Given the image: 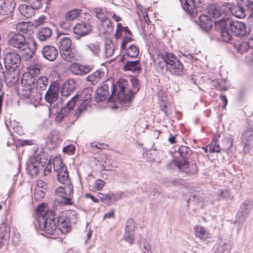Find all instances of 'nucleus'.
Instances as JSON below:
<instances>
[{"mask_svg": "<svg viewBox=\"0 0 253 253\" xmlns=\"http://www.w3.org/2000/svg\"><path fill=\"white\" fill-rule=\"evenodd\" d=\"M139 80L135 77L130 80L120 79L115 84H111L112 96L117 95V98L123 103H129L140 89Z\"/></svg>", "mask_w": 253, "mask_h": 253, "instance_id": "obj_1", "label": "nucleus"}, {"mask_svg": "<svg viewBox=\"0 0 253 253\" xmlns=\"http://www.w3.org/2000/svg\"><path fill=\"white\" fill-rule=\"evenodd\" d=\"M8 44L13 48L23 51L28 57L32 58L37 49V43L34 40L28 42L25 36L19 32H10L7 35Z\"/></svg>", "mask_w": 253, "mask_h": 253, "instance_id": "obj_2", "label": "nucleus"}, {"mask_svg": "<svg viewBox=\"0 0 253 253\" xmlns=\"http://www.w3.org/2000/svg\"><path fill=\"white\" fill-rule=\"evenodd\" d=\"M37 211V214L40 216L38 219L40 228L47 235L54 234L57 229L55 211H48L46 205L43 204L38 207Z\"/></svg>", "mask_w": 253, "mask_h": 253, "instance_id": "obj_3", "label": "nucleus"}, {"mask_svg": "<svg viewBox=\"0 0 253 253\" xmlns=\"http://www.w3.org/2000/svg\"><path fill=\"white\" fill-rule=\"evenodd\" d=\"M76 98V96L73 97L63 107H62L61 102L57 100L53 103H49L50 105L48 109L50 117L55 116V120L58 123L69 117L71 115V112L74 108Z\"/></svg>", "mask_w": 253, "mask_h": 253, "instance_id": "obj_4", "label": "nucleus"}, {"mask_svg": "<svg viewBox=\"0 0 253 253\" xmlns=\"http://www.w3.org/2000/svg\"><path fill=\"white\" fill-rule=\"evenodd\" d=\"M159 57L164 61L167 70L171 74L175 76H180L182 74L183 66L174 54L163 51L159 53Z\"/></svg>", "mask_w": 253, "mask_h": 253, "instance_id": "obj_5", "label": "nucleus"}, {"mask_svg": "<svg viewBox=\"0 0 253 253\" xmlns=\"http://www.w3.org/2000/svg\"><path fill=\"white\" fill-rule=\"evenodd\" d=\"M3 60L5 70L9 72H14L20 65L21 58L17 52L11 51L3 53Z\"/></svg>", "mask_w": 253, "mask_h": 253, "instance_id": "obj_6", "label": "nucleus"}, {"mask_svg": "<svg viewBox=\"0 0 253 253\" xmlns=\"http://www.w3.org/2000/svg\"><path fill=\"white\" fill-rule=\"evenodd\" d=\"M36 79L32 78L29 75L23 74L21 79L20 95L25 98H30L35 91Z\"/></svg>", "mask_w": 253, "mask_h": 253, "instance_id": "obj_7", "label": "nucleus"}, {"mask_svg": "<svg viewBox=\"0 0 253 253\" xmlns=\"http://www.w3.org/2000/svg\"><path fill=\"white\" fill-rule=\"evenodd\" d=\"M68 213V216H67V214L65 216L63 214H62L57 218V227L64 234L66 233L70 230L71 228L70 223L75 224L77 220L76 213L75 211H70Z\"/></svg>", "mask_w": 253, "mask_h": 253, "instance_id": "obj_8", "label": "nucleus"}, {"mask_svg": "<svg viewBox=\"0 0 253 253\" xmlns=\"http://www.w3.org/2000/svg\"><path fill=\"white\" fill-rule=\"evenodd\" d=\"M253 207V200L249 199L245 201L240 206V211L238 212L235 223L242 224L249 216Z\"/></svg>", "mask_w": 253, "mask_h": 253, "instance_id": "obj_9", "label": "nucleus"}, {"mask_svg": "<svg viewBox=\"0 0 253 253\" xmlns=\"http://www.w3.org/2000/svg\"><path fill=\"white\" fill-rule=\"evenodd\" d=\"M227 18L219 19L214 22L215 27L221 34V39L224 42H230L232 40L230 26H226Z\"/></svg>", "mask_w": 253, "mask_h": 253, "instance_id": "obj_10", "label": "nucleus"}, {"mask_svg": "<svg viewBox=\"0 0 253 253\" xmlns=\"http://www.w3.org/2000/svg\"><path fill=\"white\" fill-rule=\"evenodd\" d=\"M226 26H230L231 32L236 36L242 37L246 34H250L251 31L249 28L247 29L245 24L242 22L233 21L227 18Z\"/></svg>", "mask_w": 253, "mask_h": 253, "instance_id": "obj_11", "label": "nucleus"}, {"mask_svg": "<svg viewBox=\"0 0 253 253\" xmlns=\"http://www.w3.org/2000/svg\"><path fill=\"white\" fill-rule=\"evenodd\" d=\"M203 2V0H186L183 8L192 17H195L197 8L202 6Z\"/></svg>", "mask_w": 253, "mask_h": 253, "instance_id": "obj_12", "label": "nucleus"}, {"mask_svg": "<svg viewBox=\"0 0 253 253\" xmlns=\"http://www.w3.org/2000/svg\"><path fill=\"white\" fill-rule=\"evenodd\" d=\"M59 90V85L58 84H51L44 95L45 101L48 103L55 102L58 98Z\"/></svg>", "mask_w": 253, "mask_h": 253, "instance_id": "obj_13", "label": "nucleus"}, {"mask_svg": "<svg viewBox=\"0 0 253 253\" xmlns=\"http://www.w3.org/2000/svg\"><path fill=\"white\" fill-rule=\"evenodd\" d=\"M27 68L28 72L25 73L24 74L29 75L32 78L36 79L40 73L42 63L38 59H33L30 61Z\"/></svg>", "mask_w": 253, "mask_h": 253, "instance_id": "obj_14", "label": "nucleus"}, {"mask_svg": "<svg viewBox=\"0 0 253 253\" xmlns=\"http://www.w3.org/2000/svg\"><path fill=\"white\" fill-rule=\"evenodd\" d=\"M92 30V26L89 23L81 22L77 23L73 28L75 34L83 37L88 35Z\"/></svg>", "mask_w": 253, "mask_h": 253, "instance_id": "obj_15", "label": "nucleus"}, {"mask_svg": "<svg viewBox=\"0 0 253 253\" xmlns=\"http://www.w3.org/2000/svg\"><path fill=\"white\" fill-rule=\"evenodd\" d=\"M15 0H4L0 4V15L6 16L11 14L15 9Z\"/></svg>", "mask_w": 253, "mask_h": 253, "instance_id": "obj_16", "label": "nucleus"}, {"mask_svg": "<svg viewBox=\"0 0 253 253\" xmlns=\"http://www.w3.org/2000/svg\"><path fill=\"white\" fill-rule=\"evenodd\" d=\"M42 54L45 59L50 61H53L57 58L58 51L55 47L51 45H46L43 47Z\"/></svg>", "mask_w": 253, "mask_h": 253, "instance_id": "obj_17", "label": "nucleus"}, {"mask_svg": "<svg viewBox=\"0 0 253 253\" xmlns=\"http://www.w3.org/2000/svg\"><path fill=\"white\" fill-rule=\"evenodd\" d=\"M108 89L109 85L106 84H103L102 85L97 88L95 96V101L99 102L105 100L108 98V100H109L111 96L109 97Z\"/></svg>", "mask_w": 253, "mask_h": 253, "instance_id": "obj_18", "label": "nucleus"}, {"mask_svg": "<svg viewBox=\"0 0 253 253\" xmlns=\"http://www.w3.org/2000/svg\"><path fill=\"white\" fill-rule=\"evenodd\" d=\"M64 185V186L57 188L55 190V194L60 197H72L74 191L71 182Z\"/></svg>", "mask_w": 253, "mask_h": 253, "instance_id": "obj_19", "label": "nucleus"}, {"mask_svg": "<svg viewBox=\"0 0 253 253\" xmlns=\"http://www.w3.org/2000/svg\"><path fill=\"white\" fill-rule=\"evenodd\" d=\"M10 227L5 221L0 225V239L1 244H7L10 237Z\"/></svg>", "mask_w": 253, "mask_h": 253, "instance_id": "obj_20", "label": "nucleus"}, {"mask_svg": "<svg viewBox=\"0 0 253 253\" xmlns=\"http://www.w3.org/2000/svg\"><path fill=\"white\" fill-rule=\"evenodd\" d=\"M75 82L74 80L71 79L65 82L63 84L61 93L64 97H68L75 89Z\"/></svg>", "mask_w": 253, "mask_h": 253, "instance_id": "obj_21", "label": "nucleus"}, {"mask_svg": "<svg viewBox=\"0 0 253 253\" xmlns=\"http://www.w3.org/2000/svg\"><path fill=\"white\" fill-rule=\"evenodd\" d=\"M105 75L104 72L100 70H97L95 72L88 75L86 78L87 81L91 83L93 85H96L97 83L102 81Z\"/></svg>", "mask_w": 253, "mask_h": 253, "instance_id": "obj_22", "label": "nucleus"}, {"mask_svg": "<svg viewBox=\"0 0 253 253\" xmlns=\"http://www.w3.org/2000/svg\"><path fill=\"white\" fill-rule=\"evenodd\" d=\"M195 236L202 240H206L210 238L211 234L203 226L201 225H196L194 227Z\"/></svg>", "mask_w": 253, "mask_h": 253, "instance_id": "obj_23", "label": "nucleus"}, {"mask_svg": "<svg viewBox=\"0 0 253 253\" xmlns=\"http://www.w3.org/2000/svg\"><path fill=\"white\" fill-rule=\"evenodd\" d=\"M48 84V80L45 77H41L36 79V90L40 94H43V91L46 89Z\"/></svg>", "mask_w": 253, "mask_h": 253, "instance_id": "obj_24", "label": "nucleus"}, {"mask_svg": "<svg viewBox=\"0 0 253 253\" xmlns=\"http://www.w3.org/2000/svg\"><path fill=\"white\" fill-rule=\"evenodd\" d=\"M60 138L56 131H52L48 136L46 145L49 149H53L57 146Z\"/></svg>", "mask_w": 253, "mask_h": 253, "instance_id": "obj_25", "label": "nucleus"}, {"mask_svg": "<svg viewBox=\"0 0 253 253\" xmlns=\"http://www.w3.org/2000/svg\"><path fill=\"white\" fill-rule=\"evenodd\" d=\"M18 9L21 15L26 18H32L35 14L34 8L26 4H21Z\"/></svg>", "mask_w": 253, "mask_h": 253, "instance_id": "obj_26", "label": "nucleus"}, {"mask_svg": "<svg viewBox=\"0 0 253 253\" xmlns=\"http://www.w3.org/2000/svg\"><path fill=\"white\" fill-rule=\"evenodd\" d=\"M98 28L100 33L102 34H109L113 31L112 23L109 19L101 21Z\"/></svg>", "mask_w": 253, "mask_h": 253, "instance_id": "obj_27", "label": "nucleus"}, {"mask_svg": "<svg viewBox=\"0 0 253 253\" xmlns=\"http://www.w3.org/2000/svg\"><path fill=\"white\" fill-rule=\"evenodd\" d=\"M123 69L125 71H130L134 73L138 74L141 70L139 61L138 60L127 61L125 64Z\"/></svg>", "mask_w": 253, "mask_h": 253, "instance_id": "obj_28", "label": "nucleus"}, {"mask_svg": "<svg viewBox=\"0 0 253 253\" xmlns=\"http://www.w3.org/2000/svg\"><path fill=\"white\" fill-rule=\"evenodd\" d=\"M229 9L232 14L237 18H243L246 16V9L242 5L239 4V1L237 3V5L230 7Z\"/></svg>", "mask_w": 253, "mask_h": 253, "instance_id": "obj_29", "label": "nucleus"}, {"mask_svg": "<svg viewBox=\"0 0 253 253\" xmlns=\"http://www.w3.org/2000/svg\"><path fill=\"white\" fill-rule=\"evenodd\" d=\"M36 158L35 163L33 162L35 159L27 163V170L31 175H36L39 172V163L41 162V160L38 162V156H37ZM40 160H41V159H40ZM43 162H41V163Z\"/></svg>", "mask_w": 253, "mask_h": 253, "instance_id": "obj_30", "label": "nucleus"}, {"mask_svg": "<svg viewBox=\"0 0 253 253\" xmlns=\"http://www.w3.org/2000/svg\"><path fill=\"white\" fill-rule=\"evenodd\" d=\"M200 26L202 29L208 31L212 26L211 18L206 14H201L199 17Z\"/></svg>", "mask_w": 253, "mask_h": 253, "instance_id": "obj_31", "label": "nucleus"}, {"mask_svg": "<svg viewBox=\"0 0 253 253\" xmlns=\"http://www.w3.org/2000/svg\"><path fill=\"white\" fill-rule=\"evenodd\" d=\"M233 47L238 53L243 54L249 50V45L246 41L242 40L236 41L233 43Z\"/></svg>", "mask_w": 253, "mask_h": 253, "instance_id": "obj_32", "label": "nucleus"}, {"mask_svg": "<svg viewBox=\"0 0 253 253\" xmlns=\"http://www.w3.org/2000/svg\"><path fill=\"white\" fill-rule=\"evenodd\" d=\"M253 137V127H250L243 132L241 140L244 144V147L248 145L249 143L252 140Z\"/></svg>", "mask_w": 253, "mask_h": 253, "instance_id": "obj_33", "label": "nucleus"}, {"mask_svg": "<svg viewBox=\"0 0 253 253\" xmlns=\"http://www.w3.org/2000/svg\"><path fill=\"white\" fill-rule=\"evenodd\" d=\"M90 101H82L81 99H77L75 103L78 106L77 111L75 113V120L79 117L81 114L84 110H86L87 107L89 106Z\"/></svg>", "mask_w": 253, "mask_h": 253, "instance_id": "obj_34", "label": "nucleus"}, {"mask_svg": "<svg viewBox=\"0 0 253 253\" xmlns=\"http://www.w3.org/2000/svg\"><path fill=\"white\" fill-rule=\"evenodd\" d=\"M52 34L51 30L48 27H42L39 29L37 33V38L43 42L49 38Z\"/></svg>", "mask_w": 253, "mask_h": 253, "instance_id": "obj_35", "label": "nucleus"}, {"mask_svg": "<svg viewBox=\"0 0 253 253\" xmlns=\"http://www.w3.org/2000/svg\"><path fill=\"white\" fill-rule=\"evenodd\" d=\"M84 49L91 51L96 56H99L101 52L100 45L97 42H90L85 44Z\"/></svg>", "mask_w": 253, "mask_h": 253, "instance_id": "obj_36", "label": "nucleus"}, {"mask_svg": "<svg viewBox=\"0 0 253 253\" xmlns=\"http://www.w3.org/2000/svg\"><path fill=\"white\" fill-rule=\"evenodd\" d=\"M230 245L225 242L221 240L216 246L215 253H230Z\"/></svg>", "mask_w": 253, "mask_h": 253, "instance_id": "obj_37", "label": "nucleus"}, {"mask_svg": "<svg viewBox=\"0 0 253 253\" xmlns=\"http://www.w3.org/2000/svg\"><path fill=\"white\" fill-rule=\"evenodd\" d=\"M92 93V90L91 88L87 87L83 90V91L82 92L80 96L76 95L75 96L77 97L76 99H81V101L85 100L90 101Z\"/></svg>", "mask_w": 253, "mask_h": 253, "instance_id": "obj_38", "label": "nucleus"}, {"mask_svg": "<svg viewBox=\"0 0 253 253\" xmlns=\"http://www.w3.org/2000/svg\"><path fill=\"white\" fill-rule=\"evenodd\" d=\"M14 72H9L6 71V74L5 75V78L4 81L9 86L14 85L18 81V78L15 77Z\"/></svg>", "mask_w": 253, "mask_h": 253, "instance_id": "obj_39", "label": "nucleus"}, {"mask_svg": "<svg viewBox=\"0 0 253 253\" xmlns=\"http://www.w3.org/2000/svg\"><path fill=\"white\" fill-rule=\"evenodd\" d=\"M72 41L70 38L64 37L62 38L60 42L59 49L60 52L71 49Z\"/></svg>", "mask_w": 253, "mask_h": 253, "instance_id": "obj_40", "label": "nucleus"}, {"mask_svg": "<svg viewBox=\"0 0 253 253\" xmlns=\"http://www.w3.org/2000/svg\"><path fill=\"white\" fill-rule=\"evenodd\" d=\"M57 176L59 182L63 184L71 182L67 169L57 173Z\"/></svg>", "mask_w": 253, "mask_h": 253, "instance_id": "obj_41", "label": "nucleus"}, {"mask_svg": "<svg viewBox=\"0 0 253 253\" xmlns=\"http://www.w3.org/2000/svg\"><path fill=\"white\" fill-rule=\"evenodd\" d=\"M209 14L214 17L218 18L220 17L222 13V10L218 6L215 5H211L208 7Z\"/></svg>", "mask_w": 253, "mask_h": 253, "instance_id": "obj_42", "label": "nucleus"}, {"mask_svg": "<svg viewBox=\"0 0 253 253\" xmlns=\"http://www.w3.org/2000/svg\"><path fill=\"white\" fill-rule=\"evenodd\" d=\"M178 153L184 159H188L192 154L191 148L186 146H181L179 148Z\"/></svg>", "mask_w": 253, "mask_h": 253, "instance_id": "obj_43", "label": "nucleus"}, {"mask_svg": "<svg viewBox=\"0 0 253 253\" xmlns=\"http://www.w3.org/2000/svg\"><path fill=\"white\" fill-rule=\"evenodd\" d=\"M30 26V24L29 22H19L16 25L15 29L17 31L22 33V34H26L29 30Z\"/></svg>", "mask_w": 253, "mask_h": 253, "instance_id": "obj_44", "label": "nucleus"}, {"mask_svg": "<svg viewBox=\"0 0 253 253\" xmlns=\"http://www.w3.org/2000/svg\"><path fill=\"white\" fill-rule=\"evenodd\" d=\"M53 167L54 171L58 173L62 170H66L67 168L65 167L61 160L59 158H55L53 161Z\"/></svg>", "mask_w": 253, "mask_h": 253, "instance_id": "obj_45", "label": "nucleus"}, {"mask_svg": "<svg viewBox=\"0 0 253 253\" xmlns=\"http://www.w3.org/2000/svg\"><path fill=\"white\" fill-rule=\"evenodd\" d=\"M115 45L112 42L106 43L105 45L104 55L107 58L112 57L115 52Z\"/></svg>", "mask_w": 253, "mask_h": 253, "instance_id": "obj_46", "label": "nucleus"}, {"mask_svg": "<svg viewBox=\"0 0 253 253\" xmlns=\"http://www.w3.org/2000/svg\"><path fill=\"white\" fill-rule=\"evenodd\" d=\"M81 10L78 9H74L67 12L65 15V18L70 21H73L76 19L80 15Z\"/></svg>", "mask_w": 253, "mask_h": 253, "instance_id": "obj_47", "label": "nucleus"}, {"mask_svg": "<svg viewBox=\"0 0 253 253\" xmlns=\"http://www.w3.org/2000/svg\"><path fill=\"white\" fill-rule=\"evenodd\" d=\"M62 57L67 61L73 62L75 60V57L73 52H71V49L68 50L61 51L60 52Z\"/></svg>", "mask_w": 253, "mask_h": 253, "instance_id": "obj_48", "label": "nucleus"}, {"mask_svg": "<svg viewBox=\"0 0 253 253\" xmlns=\"http://www.w3.org/2000/svg\"><path fill=\"white\" fill-rule=\"evenodd\" d=\"M126 54L131 58H135L139 54V49L135 45H131L127 49Z\"/></svg>", "mask_w": 253, "mask_h": 253, "instance_id": "obj_49", "label": "nucleus"}, {"mask_svg": "<svg viewBox=\"0 0 253 253\" xmlns=\"http://www.w3.org/2000/svg\"><path fill=\"white\" fill-rule=\"evenodd\" d=\"M216 194L218 196V199H225L226 200L231 199V194L228 189L225 188L224 189H219L216 192Z\"/></svg>", "mask_w": 253, "mask_h": 253, "instance_id": "obj_50", "label": "nucleus"}, {"mask_svg": "<svg viewBox=\"0 0 253 253\" xmlns=\"http://www.w3.org/2000/svg\"><path fill=\"white\" fill-rule=\"evenodd\" d=\"M96 17L101 21L107 19L106 13L105 9L100 8H96L94 9Z\"/></svg>", "mask_w": 253, "mask_h": 253, "instance_id": "obj_51", "label": "nucleus"}, {"mask_svg": "<svg viewBox=\"0 0 253 253\" xmlns=\"http://www.w3.org/2000/svg\"><path fill=\"white\" fill-rule=\"evenodd\" d=\"M239 4L242 5L246 10H253V0H240Z\"/></svg>", "mask_w": 253, "mask_h": 253, "instance_id": "obj_52", "label": "nucleus"}, {"mask_svg": "<svg viewBox=\"0 0 253 253\" xmlns=\"http://www.w3.org/2000/svg\"><path fill=\"white\" fill-rule=\"evenodd\" d=\"M59 26L65 32L71 30L72 28V25L71 22L65 19L60 22Z\"/></svg>", "mask_w": 253, "mask_h": 253, "instance_id": "obj_53", "label": "nucleus"}, {"mask_svg": "<svg viewBox=\"0 0 253 253\" xmlns=\"http://www.w3.org/2000/svg\"><path fill=\"white\" fill-rule=\"evenodd\" d=\"M233 139L230 137H224L222 141V148L224 150H229L232 146Z\"/></svg>", "mask_w": 253, "mask_h": 253, "instance_id": "obj_54", "label": "nucleus"}, {"mask_svg": "<svg viewBox=\"0 0 253 253\" xmlns=\"http://www.w3.org/2000/svg\"><path fill=\"white\" fill-rule=\"evenodd\" d=\"M186 160L183 159L181 161H175L174 164L180 170H183L187 169L189 166L188 162Z\"/></svg>", "mask_w": 253, "mask_h": 253, "instance_id": "obj_55", "label": "nucleus"}, {"mask_svg": "<svg viewBox=\"0 0 253 253\" xmlns=\"http://www.w3.org/2000/svg\"><path fill=\"white\" fill-rule=\"evenodd\" d=\"M192 195L190 196V198L187 201V202L189 203V201H190L192 199L193 201H195L196 202H201L203 201L204 198L202 196V193H200V192H196L195 191L194 193H192Z\"/></svg>", "mask_w": 253, "mask_h": 253, "instance_id": "obj_56", "label": "nucleus"}, {"mask_svg": "<svg viewBox=\"0 0 253 253\" xmlns=\"http://www.w3.org/2000/svg\"><path fill=\"white\" fill-rule=\"evenodd\" d=\"M208 146L209 147V149L211 153L219 152L221 149L219 145L217 143V141L215 138L213 139Z\"/></svg>", "mask_w": 253, "mask_h": 253, "instance_id": "obj_57", "label": "nucleus"}, {"mask_svg": "<svg viewBox=\"0 0 253 253\" xmlns=\"http://www.w3.org/2000/svg\"><path fill=\"white\" fill-rule=\"evenodd\" d=\"M123 239L129 244H132L134 240V232L125 231Z\"/></svg>", "mask_w": 253, "mask_h": 253, "instance_id": "obj_58", "label": "nucleus"}, {"mask_svg": "<svg viewBox=\"0 0 253 253\" xmlns=\"http://www.w3.org/2000/svg\"><path fill=\"white\" fill-rule=\"evenodd\" d=\"M135 223L133 219H128L126 222L125 231L134 232Z\"/></svg>", "mask_w": 253, "mask_h": 253, "instance_id": "obj_59", "label": "nucleus"}, {"mask_svg": "<svg viewBox=\"0 0 253 253\" xmlns=\"http://www.w3.org/2000/svg\"><path fill=\"white\" fill-rule=\"evenodd\" d=\"M97 197L103 203L110 205V201H109V194H104L101 193H98L97 194Z\"/></svg>", "mask_w": 253, "mask_h": 253, "instance_id": "obj_60", "label": "nucleus"}, {"mask_svg": "<svg viewBox=\"0 0 253 253\" xmlns=\"http://www.w3.org/2000/svg\"><path fill=\"white\" fill-rule=\"evenodd\" d=\"M109 201H110V205L121 199L122 196V194L121 193H109Z\"/></svg>", "mask_w": 253, "mask_h": 253, "instance_id": "obj_61", "label": "nucleus"}, {"mask_svg": "<svg viewBox=\"0 0 253 253\" xmlns=\"http://www.w3.org/2000/svg\"><path fill=\"white\" fill-rule=\"evenodd\" d=\"M36 188L37 189L40 190V191H43L44 192H46L47 189V185L46 183L42 180H39L37 181V186Z\"/></svg>", "mask_w": 253, "mask_h": 253, "instance_id": "obj_62", "label": "nucleus"}, {"mask_svg": "<svg viewBox=\"0 0 253 253\" xmlns=\"http://www.w3.org/2000/svg\"><path fill=\"white\" fill-rule=\"evenodd\" d=\"M45 193L46 192L43 191H40V190L37 189L35 188L34 194L35 199L37 201L41 200L44 197Z\"/></svg>", "mask_w": 253, "mask_h": 253, "instance_id": "obj_63", "label": "nucleus"}, {"mask_svg": "<svg viewBox=\"0 0 253 253\" xmlns=\"http://www.w3.org/2000/svg\"><path fill=\"white\" fill-rule=\"evenodd\" d=\"M81 67V65L78 64H76L72 65L71 68L72 73L74 75H82Z\"/></svg>", "mask_w": 253, "mask_h": 253, "instance_id": "obj_64", "label": "nucleus"}]
</instances>
